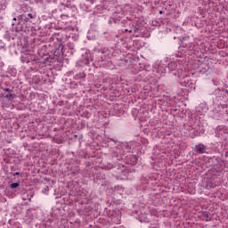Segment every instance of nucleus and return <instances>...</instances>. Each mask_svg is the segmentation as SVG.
Segmentation results:
<instances>
[{
	"instance_id": "10",
	"label": "nucleus",
	"mask_w": 228,
	"mask_h": 228,
	"mask_svg": "<svg viewBox=\"0 0 228 228\" xmlns=\"http://www.w3.org/2000/svg\"><path fill=\"white\" fill-rule=\"evenodd\" d=\"M87 56L86 57V59L83 61L85 65H89L90 64V53H86Z\"/></svg>"
},
{
	"instance_id": "14",
	"label": "nucleus",
	"mask_w": 228,
	"mask_h": 228,
	"mask_svg": "<svg viewBox=\"0 0 228 228\" xmlns=\"http://www.w3.org/2000/svg\"><path fill=\"white\" fill-rule=\"evenodd\" d=\"M4 92H6V94L12 93V90L10 88H4Z\"/></svg>"
},
{
	"instance_id": "1",
	"label": "nucleus",
	"mask_w": 228,
	"mask_h": 228,
	"mask_svg": "<svg viewBox=\"0 0 228 228\" xmlns=\"http://www.w3.org/2000/svg\"><path fill=\"white\" fill-rule=\"evenodd\" d=\"M188 51H190V53H193V51H195V43H182L175 53L176 58H183V56H186Z\"/></svg>"
},
{
	"instance_id": "18",
	"label": "nucleus",
	"mask_w": 228,
	"mask_h": 228,
	"mask_svg": "<svg viewBox=\"0 0 228 228\" xmlns=\"http://www.w3.org/2000/svg\"><path fill=\"white\" fill-rule=\"evenodd\" d=\"M13 20H17V18H13Z\"/></svg>"
},
{
	"instance_id": "9",
	"label": "nucleus",
	"mask_w": 228,
	"mask_h": 228,
	"mask_svg": "<svg viewBox=\"0 0 228 228\" xmlns=\"http://www.w3.org/2000/svg\"><path fill=\"white\" fill-rule=\"evenodd\" d=\"M223 131H224V126H218L216 128V133H217V134H223Z\"/></svg>"
},
{
	"instance_id": "15",
	"label": "nucleus",
	"mask_w": 228,
	"mask_h": 228,
	"mask_svg": "<svg viewBox=\"0 0 228 228\" xmlns=\"http://www.w3.org/2000/svg\"><path fill=\"white\" fill-rule=\"evenodd\" d=\"M27 15H28V19H34V18H35V17L33 16V14H31V13H28Z\"/></svg>"
},
{
	"instance_id": "20",
	"label": "nucleus",
	"mask_w": 228,
	"mask_h": 228,
	"mask_svg": "<svg viewBox=\"0 0 228 228\" xmlns=\"http://www.w3.org/2000/svg\"><path fill=\"white\" fill-rule=\"evenodd\" d=\"M159 13H163V11H160Z\"/></svg>"
},
{
	"instance_id": "3",
	"label": "nucleus",
	"mask_w": 228,
	"mask_h": 228,
	"mask_svg": "<svg viewBox=\"0 0 228 228\" xmlns=\"http://www.w3.org/2000/svg\"><path fill=\"white\" fill-rule=\"evenodd\" d=\"M208 105L206 103H200L197 108L196 111L197 113H200V115H205V113H208Z\"/></svg>"
},
{
	"instance_id": "5",
	"label": "nucleus",
	"mask_w": 228,
	"mask_h": 228,
	"mask_svg": "<svg viewBox=\"0 0 228 228\" xmlns=\"http://www.w3.org/2000/svg\"><path fill=\"white\" fill-rule=\"evenodd\" d=\"M167 70L168 72H174V70H177L179 73V68L177 66V62L175 61H171L167 64Z\"/></svg>"
},
{
	"instance_id": "8",
	"label": "nucleus",
	"mask_w": 228,
	"mask_h": 228,
	"mask_svg": "<svg viewBox=\"0 0 228 228\" xmlns=\"http://www.w3.org/2000/svg\"><path fill=\"white\" fill-rule=\"evenodd\" d=\"M75 79L79 80V79H85V77H86V75L85 74V72H80L77 75H75Z\"/></svg>"
},
{
	"instance_id": "19",
	"label": "nucleus",
	"mask_w": 228,
	"mask_h": 228,
	"mask_svg": "<svg viewBox=\"0 0 228 228\" xmlns=\"http://www.w3.org/2000/svg\"><path fill=\"white\" fill-rule=\"evenodd\" d=\"M110 141H111V142H115V140H113V139H110Z\"/></svg>"
},
{
	"instance_id": "11",
	"label": "nucleus",
	"mask_w": 228,
	"mask_h": 228,
	"mask_svg": "<svg viewBox=\"0 0 228 228\" xmlns=\"http://www.w3.org/2000/svg\"><path fill=\"white\" fill-rule=\"evenodd\" d=\"M33 196H29V195H28V193H23L22 194V199H23V200H29V201H31V198H32Z\"/></svg>"
},
{
	"instance_id": "6",
	"label": "nucleus",
	"mask_w": 228,
	"mask_h": 228,
	"mask_svg": "<svg viewBox=\"0 0 228 228\" xmlns=\"http://www.w3.org/2000/svg\"><path fill=\"white\" fill-rule=\"evenodd\" d=\"M2 97L4 99H6V101L12 102V101H13V99H15V94H12V92L11 93H4L2 94Z\"/></svg>"
},
{
	"instance_id": "12",
	"label": "nucleus",
	"mask_w": 228,
	"mask_h": 228,
	"mask_svg": "<svg viewBox=\"0 0 228 228\" xmlns=\"http://www.w3.org/2000/svg\"><path fill=\"white\" fill-rule=\"evenodd\" d=\"M11 188L14 190V188H19V183H11Z\"/></svg>"
},
{
	"instance_id": "7",
	"label": "nucleus",
	"mask_w": 228,
	"mask_h": 228,
	"mask_svg": "<svg viewBox=\"0 0 228 228\" xmlns=\"http://www.w3.org/2000/svg\"><path fill=\"white\" fill-rule=\"evenodd\" d=\"M202 216L205 219V222H211V218H213V216L208 211L202 212Z\"/></svg>"
},
{
	"instance_id": "2",
	"label": "nucleus",
	"mask_w": 228,
	"mask_h": 228,
	"mask_svg": "<svg viewBox=\"0 0 228 228\" xmlns=\"http://www.w3.org/2000/svg\"><path fill=\"white\" fill-rule=\"evenodd\" d=\"M167 67L165 64L160 63L157 68H155L153 72H157V74L163 76V74H167Z\"/></svg>"
},
{
	"instance_id": "13",
	"label": "nucleus",
	"mask_w": 228,
	"mask_h": 228,
	"mask_svg": "<svg viewBox=\"0 0 228 228\" xmlns=\"http://www.w3.org/2000/svg\"><path fill=\"white\" fill-rule=\"evenodd\" d=\"M129 33H138V28H134L129 30Z\"/></svg>"
},
{
	"instance_id": "4",
	"label": "nucleus",
	"mask_w": 228,
	"mask_h": 228,
	"mask_svg": "<svg viewBox=\"0 0 228 228\" xmlns=\"http://www.w3.org/2000/svg\"><path fill=\"white\" fill-rule=\"evenodd\" d=\"M197 154H206V151H208V148L206 145L200 143L195 146Z\"/></svg>"
},
{
	"instance_id": "17",
	"label": "nucleus",
	"mask_w": 228,
	"mask_h": 228,
	"mask_svg": "<svg viewBox=\"0 0 228 228\" xmlns=\"http://www.w3.org/2000/svg\"><path fill=\"white\" fill-rule=\"evenodd\" d=\"M91 3H95V0H91Z\"/></svg>"
},
{
	"instance_id": "16",
	"label": "nucleus",
	"mask_w": 228,
	"mask_h": 228,
	"mask_svg": "<svg viewBox=\"0 0 228 228\" xmlns=\"http://www.w3.org/2000/svg\"><path fill=\"white\" fill-rule=\"evenodd\" d=\"M130 30H131V29H127V28L125 29V31H126V32H128V33H129Z\"/></svg>"
}]
</instances>
